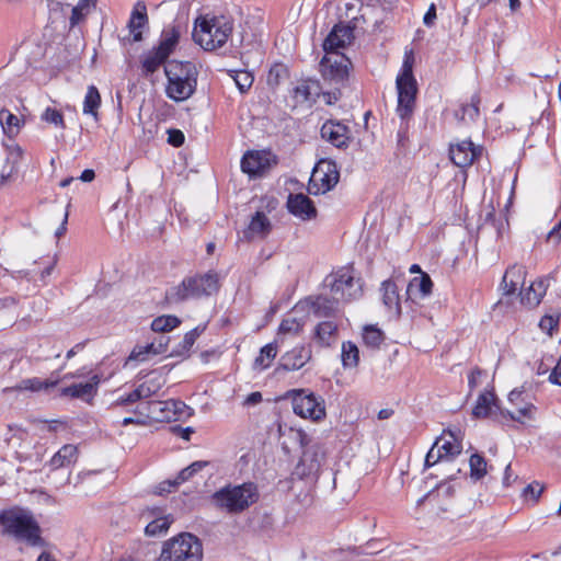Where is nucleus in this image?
Returning <instances> with one entry per match:
<instances>
[{
	"instance_id": "nucleus-1",
	"label": "nucleus",
	"mask_w": 561,
	"mask_h": 561,
	"mask_svg": "<svg viewBox=\"0 0 561 561\" xmlns=\"http://www.w3.org/2000/svg\"><path fill=\"white\" fill-rule=\"evenodd\" d=\"M363 295V283L351 268L343 267L328 275L323 282V291L298 301L293 311L297 316H331L342 307Z\"/></svg>"
},
{
	"instance_id": "nucleus-2",
	"label": "nucleus",
	"mask_w": 561,
	"mask_h": 561,
	"mask_svg": "<svg viewBox=\"0 0 561 561\" xmlns=\"http://www.w3.org/2000/svg\"><path fill=\"white\" fill-rule=\"evenodd\" d=\"M168 79L165 93L175 102L190 99L197 85V69L190 61L171 60L164 67Z\"/></svg>"
},
{
	"instance_id": "nucleus-3",
	"label": "nucleus",
	"mask_w": 561,
	"mask_h": 561,
	"mask_svg": "<svg viewBox=\"0 0 561 561\" xmlns=\"http://www.w3.org/2000/svg\"><path fill=\"white\" fill-rule=\"evenodd\" d=\"M259 491L254 483L227 485L216 491L211 500L214 504L229 514H239L256 503Z\"/></svg>"
},
{
	"instance_id": "nucleus-4",
	"label": "nucleus",
	"mask_w": 561,
	"mask_h": 561,
	"mask_svg": "<svg viewBox=\"0 0 561 561\" xmlns=\"http://www.w3.org/2000/svg\"><path fill=\"white\" fill-rule=\"evenodd\" d=\"M0 525L7 534L25 540L32 546L38 545L41 541L39 526L26 510L15 507L1 512Z\"/></svg>"
},
{
	"instance_id": "nucleus-5",
	"label": "nucleus",
	"mask_w": 561,
	"mask_h": 561,
	"mask_svg": "<svg viewBox=\"0 0 561 561\" xmlns=\"http://www.w3.org/2000/svg\"><path fill=\"white\" fill-rule=\"evenodd\" d=\"M398 107L397 113L401 119L411 117L416 95V81L413 76V55L407 53L400 75L397 77Z\"/></svg>"
},
{
	"instance_id": "nucleus-6",
	"label": "nucleus",
	"mask_w": 561,
	"mask_h": 561,
	"mask_svg": "<svg viewBox=\"0 0 561 561\" xmlns=\"http://www.w3.org/2000/svg\"><path fill=\"white\" fill-rule=\"evenodd\" d=\"M232 33V23L225 16L203 20L194 27L193 38L206 50H214L226 44Z\"/></svg>"
},
{
	"instance_id": "nucleus-7",
	"label": "nucleus",
	"mask_w": 561,
	"mask_h": 561,
	"mask_svg": "<svg viewBox=\"0 0 561 561\" xmlns=\"http://www.w3.org/2000/svg\"><path fill=\"white\" fill-rule=\"evenodd\" d=\"M203 546L201 540L184 533L163 543L159 561H202Z\"/></svg>"
},
{
	"instance_id": "nucleus-8",
	"label": "nucleus",
	"mask_w": 561,
	"mask_h": 561,
	"mask_svg": "<svg viewBox=\"0 0 561 561\" xmlns=\"http://www.w3.org/2000/svg\"><path fill=\"white\" fill-rule=\"evenodd\" d=\"M219 289V275L210 271L204 275L185 278L168 294L169 299L181 301L187 298L210 296Z\"/></svg>"
},
{
	"instance_id": "nucleus-9",
	"label": "nucleus",
	"mask_w": 561,
	"mask_h": 561,
	"mask_svg": "<svg viewBox=\"0 0 561 561\" xmlns=\"http://www.w3.org/2000/svg\"><path fill=\"white\" fill-rule=\"evenodd\" d=\"M351 66V60L344 54H325L320 61V71L324 81L343 87L348 80Z\"/></svg>"
},
{
	"instance_id": "nucleus-10",
	"label": "nucleus",
	"mask_w": 561,
	"mask_h": 561,
	"mask_svg": "<svg viewBox=\"0 0 561 561\" xmlns=\"http://www.w3.org/2000/svg\"><path fill=\"white\" fill-rule=\"evenodd\" d=\"M339 179L336 164L329 160H321L313 168L308 183V192L312 195L324 194L337 184Z\"/></svg>"
},
{
	"instance_id": "nucleus-11",
	"label": "nucleus",
	"mask_w": 561,
	"mask_h": 561,
	"mask_svg": "<svg viewBox=\"0 0 561 561\" xmlns=\"http://www.w3.org/2000/svg\"><path fill=\"white\" fill-rule=\"evenodd\" d=\"M293 409L297 415L312 421H319L325 415L323 401L304 389L295 391Z\"/></svg>"
},
{
	"instance_id": "nucleus-12",
	"label": "nucleus",
	"mask_w": 561,
	"mask_h": 561,
	"mask_svg": "<svg viewBox=\"0 0 561 561\" xmlns=\"http://www.w3.org/2000/svg\"><path fill=\"white\" fill-rule=\"evenodd\" d=\"M186 409L180 400H153L147 402V416L156 422H173L180 420Z\"/></svg>"
},
{
	"instance_id": "nucleus-13",
	"label": "nucleus",
	"mask_w": 561,
	"mask_h": 561,
	"mask_svg": "<svg viewBox=\"0 0 561 561\" xmlns=\"http://www.w3.org/2000/svg\"><path fill=\"white\" fill-rule=\"evenodd\" d=\"M510 403L515 408V413L508 410L501 411L502 416H508L511 420L524 423L526 420H533L537 408L529 400V394L524 390L514 389L508 394Z\"/></svg>"
},
{
	"instance_id": "nucleus-14",
	"label": "nucleus",
	"mask_w": 561,
	"mask_h": 561,
	"mask_svg": "<svg viewBox=\"0 0 561 561\" xmlns=\"http://www.w3.org/2000/svg\"><path fill=\"white\" fill-rule=\"evenodd\" d=\"M321 137L336 148H346L352 139L350 128L339 121H327L321 127Z\"/></svg>"
},
{
	"instance_id": "nucleus-15",
	"label": "nucleus",
	"mask_w": 561,
	"mask_h": 561,
	"mask_svg": "<svg viewBox=\"0 0 561 561\" xmlns=\"http://www.w3.org/2000/svg\"><path fill=\"white\" fill-rule=\"evenodd\" d=\"M101 377L94 374L87 382L73 383L59 390L60 397L80 399L90 402L98 393Z\"/></svg>"
},
{
	"instance_id": "nucleus-16",
	"label": "nucleus",
	"mask_w": 561,
	"mask_h": 561,
	"mask_svg": "<svg viewBox=\"0 0 561 561\" xmlns=\"http://www.w3.org/2000/svg\"><path fill=\"white\" fill-rule=\"evenodd\" d=\"M482 153L481 147H476L472 141L463 140L456 145H450L449 156L455 165L459 168L470 167Z\"/></svg>"
},
{
	"instance_id": "nucleus-17",
	"label": "nucleus",
	"mask_w": 561,
	"mask_h": 561,
	"mask_svg": "<svg viewBox=\"0 0 561 561\" xmlns=\"http://www.w3.org/2000/svg\"><path fill=\"white\" fill-rule=\"evenodd\" d=\"M272 156L266 151H249L241 160V170L251 176L263 174L272 164Z\"/></svg>"
},
{
	"instance_id": "nucleus-18",
	"label": "nucleus",
	"mask_w": 561,
	"mask_h": 561,
	"mask_svg": "<svg viewBox=\"0 0 561 561\" xmlns=\"http://www.w3.org/2000/svg\"><path fill=\"white\" fill-rule=\"evenodd\" d=\"M353 39V28L348 25L336 24L323 42V50L327 55L339 54V48H344Z\"/></svg>"
},
{
	"instance_id": "nucleus-19",
	"label": "nucleus",
	"mask_w": 561,
	"mask_h": 561,
	"mask_svg": "<svg viewBox=\"0 0 561 561\" xmlns=\"http://www.w3.org/2000/svg\"><path fill=\"white\" fill-rule=\"evenodd\" d=\"M526 268L519 264L508 266L502 277L500 290L506 298L516 293L519 286H523L526 278Z\"/></svg>"
},
{
	"instance_id": "nucleus-20",
	"label": "nucleus",
	"mask_w": 561,
	"mask_h": 561,
	"mask_svg": "<svg viewBox=\"0 0 561 561\" xmlns=\"http://www.w3.org/2000/svg\"><path fill=\"white\" fill-rule=\"evenodd\" d=\"M549 287V277H540L533 282L526 289L520 290L519 301L527 308L537 307Z\"/></svg>"
},
{
	"instance_id": "nucleus-21",
	"label": "nucleus",
	"mask_w": 561,
	"mask_h": 561,
	"mask_svg": "<svg viewBox=\"0 0 561 561\" xmlns=\"http://www.w3.org/2000/svg\"><path fill=\"white\" fill-rule=\"evenodd\" d=\"M287 207L294 216L302 220H309L317 215V209L312 201L302 193L290 194L287 201Z\"/></svg>"
},
{
	"instance_id": "nucleus-22",
	"label": "nucleus",
	"mask_w": 561,
	"mask_h": 561,
	"mask_svg": "<svg viewBox=\"0 0 561 561\" xmlns=\"http://www.w3.org/2000/svg\"><path fill=\"white\" fill-rule=\"evenodd\" d=\"M311 356L312 351L309 345L297 346L282 356L280 366L285 370H298L311 359Z\"/></svg>"
},
{
	"instance_id": "nucleus-23",
	"label": "nucleus",
	"mask_w": 561,
	"mask_h": 561,
	"mask_svg": "<svg viewBox=\"0 0 561 561\" xmlns=\"http://www.w3.org/2000/svg\"><path fill=\"white\" fill-rule=\"evenodd\" d=\"M5 163L0 171V185L4 184L18 172L19 163L24 153L23 149L14 142L5 145Z\"/></svg>"
},
{
	"instance_id": "nucleus-24",
	"label": "nucleus",
	"mask_w": 561,
	"mask_h": 561,
	"mask_svg": "<svg viewBox=\"0 0 561 561\" xmlns=\"http://www.w3.org/2000/svg\"><path fill=\"white\" fill-rule=\"evenodd\" d=\"M272 230V224L263 211H256L248 228L243 231L247 240L264 239Z\"/></svg>"
},
{
	"instance_id": "nucleus-25",
	"label": "nucleus",
	"mask_w": 561,
	"mask_h": 561,
	"mask_svg": "<svg viewBox=\"0 0 561 561\" xmlns=\"http://www.w3.org/2000/svg\"><path fill=\"white\" fill-rule=\"evenodd\" d=\"M148 25L147 7L142 1H138L130 14L128 22L129 33L133 35L134 42L142 39L141 31Z\"/></svg>"
},
{
	"instance_id": "nucleus-26",
	"label": "nucleus",
	"mask_w": 561,
	"mask_h": 561,
	"mask_svg": "<svg viewBox=\"0 0 561 561\" xmlns=\"http://www.w3.org/2000/svg\"><path fill=\"white\" fill-rule=\"evenodd\" d=\"M497 411H502L497 405V399L493 391L482 392L472 410V415L477 419L493 416Z\"/></svg>"
},
{
	"instance_id": "nucleus-27",
	"label": "nucleus",
	"mask_w": 561,
	"mask_h": 561,
	"mask_svg": "<svg viewBox=\"0 0 561 561\" xmlns=\"http://www.w3.org/2000/svg\"><path fill=\"white\" fill-rule=\"evenodd\" d=\"M324 460V451L319 446H311L302 454L300 466L304 468L302 474L316 476Z\"/></svg>"
},
{
	"instance_id": "nucleus-28",
	"label": "nucleus",
	"mask_w": 561,
	"mask_h": 561,
	"mask_svg": "<svg viewBox=\"0 0 561 561\" xmlns=\"http://www.w3.org/2000/svg\"><path fill=\"white\" fill-rule=\"evenodd\" d=\"M434 446L446 460L454 459L462 450L461 444L451 431H444L443 435L435 440Z\"/></svg>"
},
{
	"instance_id": "nucleus-29",
	"label": "nucleus",
	"mask_w": 561,
	"mask_h": 561,
	"mask_svg": "<svg viewBox=\"0 0 561 561\" xmlns=\"http://www.w3.org/2000/svg\"><path fill=\"white\" fill-rule=\"evenodd\" d=\"M78 447L76 445H64L49 460L48 466L51 470L69 467L76 463L78 459Z\"/></svg>"
},
{
	"instance_id": "nucleus-30",
	"label": "nucleus",
	"mask_w": 561,
	"mask_h": 561,
	"mask_svg": "<svg viewBox=\"0 0 561 561\" xmlns=\"http://www.w3.org/2000/svg\"><path fill=\"white\" fill-rule=\"evenodd\" d=\"M382 302L387 307L388 312L401 313L400 298L398 287L394 282L387 279L381 283L380 287Z\"/></svg>"
},
{
	"instance_id": "nucleus-31",
	"label": "nucleus",
	"mask_w": 561,
	"mask_h": 561,
	"mask_svg": "<svg viewBox=\"0 0 561 561\" xmlns=\"http://www.w3.org/2000/svg\"><path fill=\"white\" fill-rule=\"evenodd\" d=\"M59 382V379H46L42 380L41 378L33 377L23 379L19 385L11 388H5L4 391H32L37 392L42 390H47L48 388L56 387Z\"/></svg>"
},
{
	"instance_id": "nucleus-32",
	"label": "nucleus",
	"mask_w": 561,
	"mask_h": 561,
	"mask_svg": "<svg viewBox=\"0 0 561 561\" xmlns=\"http://www.w3.org/2000/svg\"><path fill=\"white\" fill-rule=\"evenodd\" d=\"M163 385L164 379L162 376L151 373L144 382L137 386L135 397L138 396L140 400L148 399L157 394Z\"/></svg>"
},
{
	"instance_id": "nucleus-33",
	"label": "nucleus",
	"mask_w": 561,
	"mask_h": 561,
	"mask_svg": "<svg viewBox=\"0 0 561 561\" xmlns=\"http://www.w3.org/2000/svg\"><path fill=\"white\" fill-rule=\"evenodd\" d=\"M337 325L333 321H323L314 330V339L321 346H330L336 340Z\"/></svg>"
},
{
	"instance_id": "nucleus-34",
	"label": "nucleus",
	"mask_w": 561,
	"mask_h": 561,
	"mask_svg": "<svg viewBox=\"0 0 561 561\" xmlns=\"http://www.w3.org/2000/svg\"><path fill=\"white\" fill-rule=\"evenodd\" d=\"M433 282L428 274L422 273L420 277H414L408 285L407 294L409 298L413 299L417 294L425 297L431 294Z\"/></svg>"
},
{
	"instance_id": "nucleus-35",
	"label": "nucleus",
	"mask_w": 561,
	"mask_h": 561,
	"mask_svg": "<svg viewBox=\"0 0 561 561\" xmlns=\"http://www.w3.org/2000/svg\"><path fill=\"white\" fill-rule=\"evenodd\" d=\"M0 124L3 133L13 138L16 136L23 125V121L16 115L12 114L9 110L2 108L0 111Z\"/></svg>"
},
{
	"instance_id": "nucleus-36",
	"label": "nucleus",
	"mask_w": 561,
	"mask_h": 561,
	"mask_svg": "<svg viewBox=\"0 0 561 561\" xmlns=\"http://www.w3.org/2000/svg\"><path fill=\"white\" fill-rule=\"evenodd\" d=\"M168 342L169 340H160L158 344H156L154 342L152 343H149L145 346H136L131 354L129 355V359H135V360H145L146 359V356L148 354H160L162 352L165 351V347L168 345Z\"/></svg>"
},
{
	"instance_id": "nucleus-37",
	"label": "nucleus",
	"mask_w": 561,
	"mask_h": 561,
	"mask_svg": "<svg viewBox=\"0 0 561 561\" xmlns=\"http://www.w3.org/2000/svg\"><path fill=\"white\" fill-rule=\"evenodd\" d=\"M364 344L373 350H378L385 341V333L377 325H365L362 333Z\"/></svg>"
},
{
	"instance_id": "nucleus-38",
	"label": "nucleus",
	"mask_w": 561,
	"mask_h": 561,
	"mask_svg": "<svg viewBox=\"0 0 561 561\" xmlns=\"http://www.w3.org/2000/svg\"><path fill=\"white\" fill-rule=\"evenodd\" d=\"M277 355V346L275 343H270L263 346L259 356L255 358L253 368L257 370L266 369L271 366L272 362Z\"/></svg>"
},
{
	"instance_id": "nucleus-39",
	"label": "nucleus",
	"mask_w": 561,
	"mask_h": 561,
	"mask_svg": "<svg viewBox=\"0 0 561 561\" xmlns=\"http://www.w3.org/2000/svg\"><path fill=\"white\" fill-rule=\"evenodd\" d=\"M101 105V95L96 87H88V91L83 102V113L92 115L98 119V108Z\"/></svg>"
},
{
	"instance_id": "nucleus-40",
	"label": "nucleus",
	"mask_w": 561,
	"mask_h": 561,
	"mask_svg": "<svg viewBox=\"0 0 561 561\" xmlns=\"http://www.w3.org/2000/svg\"><path fill=\"white\" fill-rule=\"evenodd\" d=\"M95 8V0H79L72 8L70 24L75 26L82 22Z\"/></svg>"
},
{
	"instance_id": "nucleus-41",
	"label": "nucleus",
	"mask_w": 561,
	"mask_h": 561,
	"mask_svg": "<svg viewBox=\"0 0 561 561\" xmlns=\"http://www.w3.org/2000/svg\"><path fill=\"white\" fill-rule=\"evenodd\" d=\"M179 37H180V32L175 27L164 31L162 33L161 42L156 49L159 50L164 57L168 58L170 56V54L172 53L173 48L175 47V45L178 44Z\"/></svg>"
},
{
	"instance_id": "nucleus-42",
	"label": "nucleus",
	"mask_w": 561,
	"mask_h": 561,
	"mask_svg": "<svg viewBox=\"0 0 561 561\" xmlns=\"http://www.w3.org/2000/svg\"><path fill=\"white\" fill-rule=\"evenodd\" d=\"M342 364L345 368H355L359 362V351L356 344L351 341L342 344Z\"/></svg>"
},
{
	"instance_id": "nucleus-43",
	"label": "nucleus",
	"mask_w": 561,
	"mask_h": 561,
	"mask_svg": "<svg viewBox=\"0 0 561 561\" xmlns=\"http://www.w3.org/2000/svg\"><path fill=\"white\" fill-rule=\"evenodd\" d=\"M167 59L159 50L153 48L144 56L142 68L146 73H153Z\"/></svg>"
},
{
	"instance_id": "nucleus-44",
	"label": "nucleus",
	"mask_w": 561,
	"mask_h": 561,
	"mask_svg": "<svg viewBox=\"0 0 561 561\" xmlns=\"http://www.w3.org/2000/svg\"><path fill=\"white\" fill-rule=\"evenodd\" d=\"M205 329H206V324L197 325L196 328H194L193 330L187 332L184 335L183 341L180 343V345H179L180 348L176 351V354L183 355V354L190 352V350L194 345L196 339L204 332Z\"/></svg>"
},
{
	"instance_id": "nucleus-45",
	"label": "nucleus",
	"mask_w": 561,
	"mask_h": 561,
	"mask_svg": "<svg viewBox=\"0 0 561 561\" xmlns=\"http://www.w3.org/2000/svg\"><path fill=\"white\" fill-rule=\"evenodd\" d=\"M469 466H470L471 478H473L476 480H480L481 478H483L486 474V461L481 455H479V454L471 455L470 460H469Z\"/></svg>"
},
{
	"instance_id": "nucleus-46",
	"label": "nucleus",
	"mask_w": 561,
	"mask_h": 561,
	"mask_svg": "<svg viewBox=\"0 0 561 561\" xmlns=\"http://www.w3.org/2000/svg\"><path fill=\"white\" fill-rule=\"evenodd\" d=\"M171 523L168 516L158 517L146 526L145 533L147 536H159L169 529Z\"/></svg>"
},
{
	"instance_id": "nucleus-47",
	"label": "nucleus",
	"mask_w": 561,
	"mask_h": 561,
	"mask_svg": "<svg viewBox=\"0 0 561 561\" xmlns=\"http://www.w3.org/2000/svg\"><path fill=\"white\" fill-rule=\"evenodd\" d=\"M181 323L179 318H154L151 322L153 332L167 333L178 328Z\"/></svg>"
},
{
	"instance_id": "nucleus-48",
	"label": "nucleus",
	"mask_w": 561,
	"mask_h": 561,
	"mask_svg": "<svg viewBox=\"0 0 561 561\" xmlns=\"http://www.w3.org/2000/svg\"><path fill=\"white\" fill-rule=\"evenodd\" d=\"M479 96L473 95L471 102L461 107V114L459 112L456 113V117L462 122H466L467 118L473 121L479 115Z\"/></svg>"
},
{
	"instance_id": "nucleus-49",
	"label": "nucleus",
	"mask_w": 561,
	"mask_h": 561,
	"mask_svg": "<svg viewBox=\"0 0 561 561\" xmlns=\"http://www.w3.org/2000/svg\"><path fill=\"white\" fill-rule=\"evenodd\" d=\"M231 78L241 93L247 92L253 84V76L247 70L233 71Z\"/></svg>"
},
{
	"instance_id": "nucleus-50",
	"label": "nucleus",
	"mask_w": 561,
	"mask_h": 561,
	"mask_svg": "<svg viewBox=\"0 0 561 561\" xmlns=\"http://www.w3.org/2000/svg\"><path fill=\"white\" fill-rule=\"evenodd\" d=\"M208 465L207 461H194L193 463H191L190 466H187L186 468H184L183 470H181V472L178 474V477L175 478L176 482L175 483H183L185 481H187L188 479H191L195 473H197L198 471H201L202 469H204L206 466Z\"/></svg>"
},
{
	"instance_id": "nucleus-51",
	"label": "nucleus",
	"mask_w": 561,
	"mask_h": 561,
	"mask_svg": "<svg viewBox=\"0 0 561 561\" xmlns=\"http://www.w3.org/2000/svg\"><path fill=\"white\" fill-rule=\"evenodd\" d=\"M302 328V323L297 318H284L278 328V335H297Z\"/></svg>"
},
{
	"instance_id": "nucleus-52",
	"label": "nucleus",
	"mask_w": 561,
	"mask_h": 561,
	"mask_svg": "<svg viewBox=\"0 0 561 561\" xmlns=\"http://www.w3.org/2000/svg\"><path fill=\"white\" fill-rule=\"evenodd\" d=\"M41 117L43 121H45L47 123L54 124L55 126H58L62 129L66 128L64 116H62L61 112H59L56 108L47 107L43 112Z\"/></svg>"
},
{
	"instance_id": "nucleus-53",
	"label": "nucleus",
	"mask_w": 561,
	"mask_h": 561,
	"mask_svg": "<svg viewBox=\"0 0 561 561\" xmlns=\"http://www.w3.org/2000/svg\"><path fill=\"white\" fill-rule=\"evenodd\" d=\"M310 95V85L306 81L300 82L293 89V98L295 99L296 103H304L308 101Z\"/></svg>"
},
{
	"instance_id": "nucleus-54",
	"label": "nucleus",
	"mask_w": 561,
	"mask_h": 561,
	"mask_svg": "<svg viewBox=\"0 0 561 561\" xmlns=\"http://www.w3.org/2000/svg\"><path fill=\"white\" fill-rule=\"evenodd\" d=\"M136 390L134 389L131 392H129L128 394L126 396H121L119 398H117L114 402L111 403L110 405V409H116L118 407H124V405H128V404H133L137 401H139V397H135L136 394Z\"/></svg>"
},
{
	"instance_id": "nucleus-55",
	"label": "nucleus",
	"mask_w": 561,
	"mask_h": 561,
	"mask_svg": "<svg viewBox=\"0 0 561 561\" xmlns=\"http://www.w3.org/2000/svg\"><path fill=\"white\" fill-rule=\"evenodd\" d=\"M560 318H540L539 328L549 336H552L553 330L558 328Z\"/></svg>"
},
{
	"instance_id": "nucleus-56",
	"label": "nucleus",
	"mask_w": 561,
	"mask_h": 561,
	"mask_svg": "<svg viewBox=\"0 0 561 561\" xmlns=\"http://www.w3.org/2000/svg\"><path fill=\"white\" fill-rule=\"evenodd\" d=\"M442 460H445V458L442 456V454L438 451V449L435 448V446L433 445L425 457V467L430 468Z\"/></svg>"
},
{
	"instance_id": "nucleus-57",
	"label": "nucleus",
	"mask_w": 561,
	"mask_h": 561,
	"mask_svg": "<svg viewBox=\"0 0 561 561\" xmlns=\"http://www.w3.org/2000/svg\"><path fill=\"white\" fill-rule=\"evenodd\" d=\"M442 460H445V458L442 456V454L438 451V449L435 448V446L433 445L425 457V467L430 468Z\"/></svg>"
},
{
	"instance_id": "nucleus-58",
	"label": "nucleus",
	"mask_w": 561,
	"mask_h": 561,
	"mask_svg": "<svg viewBox=\"0 0 561 561\" xmlns=\"http://www.w3.org/2000/svg\"><path fill=\"white\" fill-rule=\"evenodd\" d=\"M485 371H483L482 369L476 367L474 369H472V371L470 373L469 377H468V385H469V388L472 390L474 389L476 387H478L480 383H481V377L482 376H485Z\"/></svg>"
},
{
	"instance_id": "nucleus-59",
	"label": "nucleus",
	"mask_w": 561,
	"mask_h": 561,
	"mask_svg": "<svg viewBox=\"0 0 561 561\" xmlns=\"http://www.w3.org/2000/svg\"><path fill=\"white\" fill-rule=\"evenodd\" d=\"M286 70L282 66H275L271 68L268 76H267V82L271 85H277L279 83V78L282 73H285Z\"/></svg>"
},
{
	"instance_id": "nucleus-60",
	"label": "nucleus",
	"mask_w": 561,
	"mask_h": 561,
	"mask_svg": "<svg viewBox=\"0 0 561 561\" xmlns=\"http://www.w3.org/2000/svg\"><path fill=\"white\" fill-rule=\"evenodd\" d=\"M168 142L174 147H180L184 142V135L181 130L171 129L169 130Z\"/></svg>"
},
{
	"instance_id": "nucleus-61",
	"label": "nucleus",
	"mask_w": 561,
	"mask_h": 561,
	"mask_svg": "<svg viewBox=\"0 0 561 561\" xmlns=\"http://www.w3.org/2000/svg\"><path fill=\"white\" fill-rule=\"evenodd\" d=\"M542 490H543V486L540 485L538 482H535V483L528 484L524 489V495L525 496L530 495L531 499L536 501L539 497V495L541 494Z\"/></svg>"
},
{
	"instance_id": "nucleus-62",
	"label": "nucleus",
	"mask_w": 561,
	"mask_h": 561,
	"mask_svg": "<svg viewBox=\"0 0 561 561\" xmlns=\"http://www.w3.org/2000/svg\"><path fill=\"white\" fill-rule=\"evenodd\" d=\"M176 480H167V481H163L161 482L159 485H158V491L157 493L158 494H164V493H170L172 492L173 490L176 489V486H179L180 484L179 483H175Z\"/></svg>"
},
{
	"instance_id": "nucleus-63",
	"label": "nucleus",
	"mask_w": 561,
	"mask_h": 561,
	"mask_svg": "<svg viewBox=\"0 0 561 561\" xmlns=\"http://www.w3.org/2000/svg\"><path fill=\"white\" fill-rule=\"evenodd\" d=\"M549 381L551 383L561 386V355H560V358L558 359L554 368L552 369V371L549 375Z\"/></svg>"
},
{
	"instance_id": "nucleus-64",
	"label": "nucleus",
	"mask_w": 561,
	"mask_h": 561,
	"mask_svg": "<svg viewBox=\"0 0 561 561\" xmlns=\"http://www.w3.org/2000/svg\"><path fill=\"white\" fill-rule=\"evenodd\" d=\"M145 552L141 550L121 557L118 561H144Z\"/></svg>"
}]
</instances>
